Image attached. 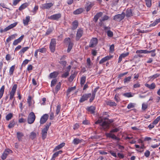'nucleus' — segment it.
Returning <instances> with one entry per match:
<instances>
[{"mask_svg":"<svg viewBox=\"0 0 160 160\" xmlns=\"http://www.w3.org/2000/svg\"><path fill=\"white\" fill-rule=\"evenodd\" d=\"M95 109V108L94 106H91L90 107H88L87 109L88 111L90 112L91 113H93L94 112Z\"/></svg>","mask_w":160,"mask_h":160,"instance_id":"nucleus-24","label":"nucleus"},{"mask_svg":"<svg viewBox=\"0 0 160 160\" xmlns=\"http://www.w3.org/2000/svg\"><path fill=\"white\" fill-rule=\"evenodd\" d=\"M61 15L60 13H58L54 14L48 17L49 19L51 20H58L61 17Z\"/></svg>","mask_w":160,"mask_h":160,"instance_id":"nucleus-11","label":"nucleus"},{"mask_svg":"<svg viewBox=\"0 0 160 160\" xmlns=\"http://www.w3.org/2000/svg\"><path fill=\"white\" fill-rule=\"evenodd\" d=\"M61 109V106L58 105L57 106V109L56 111V114L57 115L59 113Z\"/></svg>","mask_w":160,"mask_h":160,"instance_id":"nucleus-45","label":"nucleus"},{"mask_svg":"<svg viewBox=\"0 0 160 160\" xmlns=\"http://www.w3.org/2000/svg\"><path fill=\"white\" fill-rule=\"evenodd\" d=\"M13 114L11 113H10L8 114L6 117V119L7 121H9L12 118Z\"/></svg>","mask_w":160,"mask_h":160,"instance_id":"nucleus-31","label":"nucleus"},{"mask_svg":"<svg viewBox=\"0 0 160 160\" xmlns=\"http://www.w3.org/2000/svg\"><path fill=\"white\" fill-rule=\"evenodd\" d=\"M148 108L147 104L143 103L142 104V109L143 110H145Z\"/></svg>","mask_w":160,"mask_h":160,"instance_id":"nucleus-50","label":"nucleus"},{"mask_svg":"<svg viewBox=\"0 0 160 160\" xmlns=\"http://www.w3.org/2000/svg\"><path fill=\"white\" fill-rule=\"evenodd\" d=\"M24 36L23 35H22L20 38L18 39H17L14 41L13 43V45H16L18 43L20 42L23 39Z\"/></svg>","mask_w":160,"mask_h":160,"instance_id":"nucleus-15","label":"nucleus"},{"mask_svg":"<svg viewBox=\"0 0 160 160\" xmlns=\"http://www.w3.org/2000/svg\"><path fill=\"white\" fill-rule=\"evenodd\" d=\"M110 52H112L114 51V45L113 44L110 47Z\"/></svg>","mask_w":160,"mask_h":160,"instance_id":"nucleus-64","label":"nucleus"},{"mask_svg":"<svg viewBox=\"0 0 160 160\" xmlns=\"http://www.w3.org/2000/svg\"><path fill=\"white\" fill-rule=\"evenodd\" d=\"M48 118V115L45 114H44L41 118L40 122L41 124L45 123L47 120Z\"/></svg>","mask_w":160,"mask_h":160,"instance_id":"nucleus-9","label":"nucleus"},{"mask_svg":"<svg viewBox=\"0 0 160 160\" xmlns=\"http://www.w3.org/2000/svg\"><path fill=\"white\" fill-rule=\"evenodd\" d=\"M57 80L56 79H54L52 80L51 82V86L53 87L55 85L57 82Z\"/></svg>","mask_w":160,"mask_h":160,"instance_id":"nucleus-56","label":"nucleus"},{"mask_svg":"<svg viewBox=\"0 0 160 160\" xmlns=\"http://www.w3.org/2000/svg\"><path fill=\"white\" fill-rule=\"evenodd\" d=\"M17 88V85L14 84L12 88V90L10 93V99L11 100L13 98Z\"/></svg>","mask_w":160,"mask_h":160,"instance_id":"nucleus-6","label":"nucleus"},{"mask_svg":"<svg viewBox=\"0 0 160 160\" xmlns=\"http://www.w3.org/2000/svg\"><path fill=\"white\" fill-rule=\"evenodd\" d=\"M123 95L125 97L128 98L131 97L133 96L132 94V93L131 92H127L124 93Z\"/></svg>","mask_w":160,"mask_h":160,"instance_id":"nucleus-39","label":"nucleus"},{"mask_svg":"<svg viewBox=\"0 0 160 160\" xmlns=\"http://www.w3.org/2000/svg\"><path fill=\"white\" fill-rule=\"evenodd\" d=\"M17 24V22H15L12 24H10V25L7 27L6 28V29H7L8 30L10 29H11L14 27L16 26Z\"/></svg>","mask_w":160,"mask_h":160,"instance_id":"nucleus-27","label":"nucleus"},{"mask_svg":"<svg viewBox=\"0 0 160 160\" xmlns=\"http://www.w3.org/2000/svg\"><path fill=\"white\" fill-rule=\"evenodd\" d=\"M86 77L85 76L82 77L81 79V85H83L84 84L86 81Z\"/></svg>","mask_w":160,"mask_h":160,"instance_id":"nucleus-41","label":"nucleus"},{"mask_svg":"<svg viewBox=\"0 0 160 160\" xmlns=\"http://www.w3.org/2000/svg\"><path fill=\"white\" fill-rule=\"evenodd\" d=\"M56 41L55 39H52L50 44L49 48L52 52H54L55 50Z\"/></svg>","mask_w":160,"mask_h":160,"instance_id":"nucleus-4","label":"nucleus"},{"mask_svg":"<svg viewBox=\"0 0 160 160\" xmlns=\"http://www.w3.org/2000/svg\"><path fill=\"white\" fill-rule=\"evenodd\" d=\"M107 104L111 106H115L117 105V104L115 102H112L111 101H108L107 102Z\"/></svg>","mask_w":160,"mask_h":160,"instance_id":"nucleus-36","label":"nucleus"},{"mask_svg":"<svg viewBox=\"0 0 160 160\" xmlns=\"http://www.w3.org/2000/svg\"><path fill=\"white\" fill-rule=\"evenodd\" d=\"M145 85L146 87L150 89H153L156 87V85L154 83H152L151 84L146 83Z\"/></svg>","mask_w":160,"mask_h":160,"instance_id":"nucleus-18","label":"nucleus"},{"mask_svg":"<svg viewBox=\"0 0 160 160\" xmlns=\"http://www.w3.org/2000/svg\"><path fill=\"white\" fill-rule=\"evenodd\" d=\"M98 43V39L96 38H93L90 42L89 47L90 48H93L95 47Z\"/></svg>","mask_w":160,"mask_h":160,"instance_id":"nucleus-5","label":"nucleus"},{"mask_svg":"<svg viewBox=\"0 0 160 160\" xmlns=\"http://www.w3.org/2000/svg\"><path fill=\"white\" fill-rule=\"evenodd\" d=\"M48 131V130H47V129H45L44 128H43L42 130L41 134L42 138L43 139H44L46 138Z\"/></svg>","mask_w":160,"mask_h":160,"instance_id":"nucleus-14","label":"nucleus"},{"mask_svg":"<svg viewBox=\"0 0 160 160\" xmlns=\"http://www.w3.org/2000/svg\"><path fill=\"white\" fill-rule=\"evenodd\" d=\"M62 152V151H59L55 153L53 155L51 160H54V158L58 156L59 154H61Z\"/></svg>","mask_w":160,"mask_h":160,"instance_id":"nucleus-29","label":"nucleus"},{"mask_svg":"<svg viewBox=\"0 0 160 160\" xmlns=\"http://www.w3.org/2000/svg\"><path fill=\"white\" fill-rule=\"evenodd\" d=\"M74 78V76L73 74L71 75L68 79V80L70 82H72Z\"/></svg>","mask_w":160,"mask_h":160,"instance_id":"nucleus-63","label":"nucleus"},{"mask_svg":"<svg viewBox=\"0 0 160 160\" xmlns=\"http://www.w3.org/2000/svg\"><path fill=\"white\" fill-rule=\"evenodd\" d=\"M38 52L42 53H43L46 52V49L45 48H42L38 49H37Z\"/></svg>","mask_w":160,"mask_h":160,"instance_id":"nucleus-60","label":"nucleus"},{"mask_svg":"<svg viewBox=\"0 0 160 160\" xmlns=\"http://www.w3.org/2000/svg\"><path fill=\"white\" fill-rule=\"evenodd\" d=\"M106 136L108 137L111 138H112L115 139L116 140H118V138L114 134H112L111 133H106Z\"/></svg>","mask_w":160,"mask_h":160,"instance_id":"nucleus-17","label":"nucleus"},{"mask_svg":"<svg viewBox=\"0 0 160 160\" xmlns=\"http://www.w3.org/2000/svg\"><path fill=\"white\" fill-rule=\"evenodd\" d=\"M159 75H160L159 74L156 73V74L153 75L152 76H150L149 77V78H150V79H153L155 78H156L158 77L159 76Z\"/></svg>","mask_w":160,"mask_h":160,"instance_id":"nucleus-49","label":"nucleus"},{"mask_svg":"<svg viewBox=\"0 0 160 160\" xmlns=\"http://www.w3.org/2000/svg\"><path fill=\"white\" fill-rule=\"evenodd\" d=\"M141 87V84L139 82H137L136 83L134 84L133 87L134 88H139Z\"/></svg>","mask_w":160,"mask_h":160,"instance_id":"nucleus-52","label":"nucleus"},{"mask_svg":"<svg viewBox=\"0 0 160 160\" xmlns=\"http://www.w3.org/2000/svg\"><path fill=\"white\" fill-rule=\"evenodd\" d=\"M135 105V104L134 103H130L128 105L127 108L128 109L133 108L134 107Z\"/></svg>","mask_w":160,"mask_h":160,"instance_id":"nucleus-48","label":"nucleus"},{"mask_svg":"<svg viewBox=\"0 0 160 160\" xmlns=\"http://www.w3.org/2000/svg\"><path fill=\"white\" fill-rule=\"evenodd\" d=\"M36 137V134L35 132H32L30 136V138L32 139H34Z\"/></svg>","mask_w":160,"mask_h":160,"instance_id":"nucleus-47","label":"nucleus"},{"mask_svg":"<svg viewBox=\"0 0 160 160\" xmlns=\"http://www.w3.org/2000/svg\"><path fill=\"white\" fill-rule=\"evenodd\" d=\"M36 118V116L33 112H31L28 115V122L29 124L33 123Z\"/></svg>","mask_w":160,"mask_h":160,"instance_id":"nucleus-2","label":"nucleus"},{"mask_svg":"<svg viewBox=\"0 0 160 160\" xmlns=\"http://www.w3.org/2000/svg\"><path fill=\"white\" fill-rule=\"evenodd\" d=\"M125 16V13L122 12L121 14L115 15L113 19L117 21H120L124 18Z\"/></svg>","mask_w":160,"mask_h":160,"instance_id":"nucleus-3","label":"nucleus"},{"mask_svg":"<svg viewBox=\"0 0 160 160\" xmlns=\"http://www.w3.org/2000/svg\"><path fill=\"white\" fill-rule=\"evenodd\" d=\"M131 77H128L127 78H125L124 79V82L126 83L130 81L131 79Z\"/></svg>","mask_w":160,"mask_h":160,"instance_id":"nucleus-51","label":"nucleus"},{"mask_svg":"<svg viewBox=\"0 0 160 160\" xmlns=\"http://www.w3.org/2000/svg\"><path fill=\"white\" fill-rule=\"evenodd\" d=\"M15 68V65H14L11 67L9 69V74L10 76L13 74V72Z\"/></svg>","mask_w":160,"mask_h":160,"instance_id":"nucleus-30","label":"nucleus"},{"mask_svg":"<svg viewBox=\"0 0 160 160\" xmlns=\"http://www.w3.org/2000/svg\"><path fill=\"white\" fill-rule=\"evenodd\" d=\"M110 58L108 56H106L104 58H102L100 61H99V63L100 64H102L105 62H106L107 61L110 59Z\"/></svg>","mask_w":160,"mask_h":160,"instance_id":"nucleus-23","label":"nucleus"},{"mask_svg":"<svg viewBox=\"0 0 160 160\" xmlns=\"http://www.w3.org/2000/svg\"><path fill=\"white\" fill-rule=\"evenodd\" d=\"M69 73V72L67 71L64 73L62 74V78H66L68 75Z\"/></svg>","mask_w":160,"mask_h":160,"instance_id":"nucleus-58","label":"nucleus"},{"mask_svg":"<svg viewBox=\"0 0 160 160\" xmlns=\"http://www.w3.org/2000/svg\"><path fill=\"white\" fill-rule=\"evenodd\" d=\"M75 89L76 87L75 86L69 88L67 92V95L68 96L71 92L74 90Z\"/></svg>","mask_w":160,"mask_h":160,"instance_id":"nucleus-32","label":"nucleus"},{"mask_svg":"<svg viewBox=\"0 0 160 160\" xmlns=\"http://www.w3.org/2000/svg\"><path fill=\"white\" fill-rule=\"evenodd\" d=\"M72 29L73 30H75L77 28L78 26V23L77 21H75L72 23Z\"/></svg>","mask_w":160,"mask_h":160,"instance_id":"nucleus-25","label":"nucleus"},{"mask_svg":"<svg viewBox=\"0 0 160 160\" xmlns=\"http://www.w3.org/2000/svg\"><path fill=\"white\" fill-rule=\"evenodd\" d=\"M27 7L26 5L25 4H22L21 5L19 8V10L20 11L25 8Z\"/></svg>","mask_w":160,"mask_h":160,"instance_id":"nucleus-53","label":"nucleus"},{"mask_svg":"<svg viewBox=\"0 0 160 160\" xmlns=\"http://www.w3.org/2000/svg\"><path fill=\"white\" fill-rule=\"evenodd\" d=\"M146 4L148 7H150L151 6V0H145Z\"/></svg>","mask_w":160,"mask_h":160,"instance_id":"nucleus-46","label":"nucleus"},{"mask_svg":"<svg viewBox=\"0 0 160 160\" xmlns=\"http://www.w3.org/2000/svg\"><path fill=\"white\" fill-rule=\"evenodd\" d=\"M16 124V122L14 120H13L10 122L8 126V127L9 128H13Z\"/></svg>","mask_w":160,"mask_h":160,"instance_id":"nucleus-22","label":"nucleus"},{"mask_svg":"<svg viewBox=\"0 0 160 160\" xmlns=\"http://www.w3.org/2000/svg\"><path fill=\"white\" fill-rule=\"evenodd\" d=\"M59 63L63 66V67H64L66 66L67 62L65 61H59Z\"/></svg>","mask_w":160,"mask_h":160,"instance_id":"nucleus-59","label":"nucleus"},{"mask_svg":"<svg viewBox=\"0 0 160 160\" xmlns=\"http://www.w3.org/2000/svg\"><path fill=\"white\" fill-rule=\"evenodd\" d=\"M87 67L88 68H91V60L90 58H88L87 60Z\"/></svg>","mask_w":160,"mask_h":160,"instance_id":"nucleus-42","label":"nucleus"},{"mask_svg":"<svg viewBox=\"0 0 160 160\" xmlns=\"http://www.w3.org/2000/svg\"><path fill=\"white\" fill-rule=\"evenodd\" d=\"M65 145V143H62L59 145H58L57 146H56L55 148L54 149V151H55L58 150H59L60 148H62Z\"/></svg>","mask_w":160,"mask_h":160,"instance_id":"nucleus-28","label":"nucleus"},{"mask_svg":"<svg viewBox=\"0 0 160 160\" xmlns=\"http://www.w3.org/2000/svg\"><path fill=\"white\" fill-rule=\"evenodd\" d=\"M23 136V135L22 133L20 132H17V137L19 141L21 140V138Z\"/></svg>","mask_w":160,"mask_h":160,"instance_id":"nucleus-38","label":"nucleus"},{"mask_svg":"<svg viewBox=\"0 0 160 160\" xmlns=\"http://www.w3.org/2000/svg\"><path fill=\"white\" fill-rule=\"evenodd\" d=\"M91 93L83 94L79 100L80 102H83L87 100L88 98L91 96Z\"/></svg>","mask_w":160,"mask_h":160,"instance_id":"nucleus-8","label":"nucleus"},{"mask_svg":"<svg viewBox=\"0 0 160 160\" xmlns=\"http://www.w3.org/2000/svg\"><path fill=\"white\" fill-rule=\"evenodd\" d=\"M31 100H32V97H31V96H29L28 97V98L27 100V102L28 103L29 106H30L31 105Z\"/></svg>","mask_w":160,"mask_h":160,"instance_id":"nucleus-57","label":"nucleus"},{"mask_svg":"<svg viewBox=\"0 0 160 160\" xmlns=\"http://www.w3.org/2000/svg\"><path fill=\"white\" fill-rule=\"evenodd\" d=\"M73 46V43L71 42H70L69 43L67 49V52H70L71 49H72Z\"/></svg>","mask_w":160,"mask_h":160,"instance_id":"nucleus-37","label":"nucleus"},{"mask_svg":"<svg viewBox=\"0 0 160 160\" xmlns=\"http://www.w3.org/2000/svg\"><path fill=\"white\" fill-rule=\"evenodd\" d=\"M113 121L112 119H108L107 118L100 117L98 120L96 122L95 124H100L101 128L104 130H107L110 127V124Z\"/></svg>","mask_w":160,"mask_h":160,"instance_id":"nucleus-1","label":"nucleus"},{"mask_svg":"<svg viewBox=\"0 0 160 160\" xmlns=\"http://www.w3.org/2000/svg\"><path fill=\"white\" fill-rule=\"evenodd\" d=\"M15 38V36L14 35H12L10 36L6 40V42H9L11 41L12 40Z\"/></svg>","mask_w":160,"mask_h":160,"instance_id":"nucleus-43","label":"nucleus"},{"mask_svg":"<svg viewBox=\"0 0 160 160\" xmlns=\"http://www.w3.org/2000/svg\"><path fill=\"white\" fill-rule=\"evenodd\" d=\"M12 152V151L9 149L5 150L1 156V158L3 160L5 159L9 153Z\"/></svg>","mask_w":160,"mask_h":160,"instance_id":"nucleus-7","label":"nucleus"},{"mask_svg":"<svg viewBox=\"0 0 160 160\" xmlns=\"http://www.w3.org/2000/svg\"><path fill=\"white\" fill-rule=\"evenodd\" d=\"M53 5L52 3H46L42 5V8L43 9H49Z\"/></svg>","mask_w":160,"mask_h":160,"instance_id":"nucleus-12","label":"nucleus"},{"mask_svg":"<svg viewBox=\"0 0 160 160\" xmlns=\"http://www.w3.org/2000/svg\"><path fill=\"white\" fill-rule=\"evenodd\" d=\"M108 19V17L107 16L105 15L101 19H100V20L101 22H102L104 21L107 20Z\"/></svg>","mask_w":160,"mask_h":160,"instance_id":"nucleus-54","label":"nucleus"},{"mask_svg":"<svg viewBox=\"0 0 160 160\" xmlns=\"http://www.w3.org/2000/svg\"><path fill=\"white\" fill-rule=\"evenodd\" d=\"M30 17L29 16H27L25 19L23 20V22L24 25L26 26L28 25V22L30 21Z\"/></svg>","mask_w":160,"mask_h":160,"instance_id":"nucleus-20","label":"nucleus"},{"mask_svg":"<svg viewBox=\"0 0 160 160\" xmlns=\"http://www.w3.org/2000/svg\"><path fill=\"white\" fill-rule=\"evenodd\" d=\"M129 54L128 52H127L126 53H122L119 57L118 63H120L122 60V58H124L125 57L127 56Z\"/></svg>","mask_w":160,"mask_h":160,"instance_id":"nucleus-13","label":"nucleus"},{"mask_svg":"<svg viewBox=\"0 0 160 160\" xmlns=\"http://www.w3.org/2000/svg\"><path fill=\"white\" fill-rule=\"evenodd\" d=\"M108 36L109 37H112L113 36V32L110 30H108L107 32Z\"/></svg>","mask_w":160,"mask_h":160,"instance_id":"nucleus-55","label":"nucleus"},{"mask_svg":"<svg viewBox=\"0 0 160 160\" xmlns=\"http://www.w3.org/2000/svg\"><path fill=\"white\" fill-rule=\"evenodd\" d=\"M58 73L57 72H54L50 74L49 76L50 78H54L56 77Z\"/></svg>","mask_w":160,"mask_h":160,"instance_id":"nucleus-34","label":"nucleus"},{"mask_svg":"<svg viewBox=\"0 0 160 160\" xmlns=\"http://www.w3.org/2000/svg\"><path fill=\"white\" fill-rule=\"evenodd\" d=\"M4 86H2L0 89V99L2 97L4 90Z\"/></svg>","mask_w":160,"mask_h":160,"instance_id":"nucleus-33","label":"nucleus"},{"mask_svg":"<svg viewBox=\"0 0 160 160\" xmlns=\"http://www.w3.org/2000/svg\"><path fill=\"white\" fill-rule=\"evenodd\" d=\"M136 53H145V50H138L136 51Z\"/></svg>","mask_w":160,"mask_h":160,"instance_id":"nucleus-61","label":"nucleus"},{"mask_svg":"<svg viewBox=\"0 0 160 160\" xmlns=\"http://www.w3.org/2000/svg\"><path fill=\"white\" fill-rule=\"evenodd\" d=\"M61 87L60 86V82L59 83H58L57 85L56 88H55V93H56L58 92L59 91V90L60 89Z\"/></svg>","mask_w":160,"mask_h":160,"instance_id":"nucleus-44","label":"nucleus"},{"mask_svg":"<svg viewBox=\"0 0 160 160\" xmlns=\"http://www.w3.org/2000/svg\"><path fill=\"white\" fill-rule=\"evenodd\" d=\"M150 154V152L148 150H147L144 153V155L146 157H148Z\"/></svg>","mask_w":160,"mask_h":160,"instance_id":"nucleus-62","label":"nucleus"},{"mask_svg":"<svg viewBox=\"0 0 160 160\" xmlns=\"http://www.w3.org/2000/svg\"><path fill=\"white\" fill-rule=\"evenodd\" d=\"M102 15V12H100L97 13L96 15L95 16L94 18V21L96 22L97 21L99 18L101 17Z\"/></svg>","mask_w":160,"mask_h":160,"instance_id":"nucleus-21","label":"nucleus"},{"mask_svg":"<svg viewBox=\"0 0 160 160\" xmlns=\"http://www.w3.org/2000/svg\"><path fill=\"white\" fill-rule=\"evenodd\" d=\"M127 17H129L132 16L133 15L132 10L129 8L127 9L126 10V14H125Z\"/></svg>","mask_w":160,"mask_h":160,"instance_id":"nucleus-16","label":"nucleus"},{"mask_svg":"<svg viewBox=\"0 0 160 160\" xmlns=\"http://www.w3.org/2000/svg\"><path fill=\"white\" fill-rule=\"evenodd\" d=\"M83 11V9L82 8H80L77 9L73 12V14L75 15L81 13Z\"/></svg>","mask_w":160,"mask_h":160,"instance_id":"nucleus-26","label":"nucleus"},{"mask_svg":"<svg viewBox=\"0 0 160 160\" xmlns=\"http://www.w3.org/2000/svg\"><path fill=\"white\" fill-rule=\"evenodd\" d=\"M29 48V47H24L19 52V53L20 54H23L25 52L27 51L28 49Z\"/></svg>","mask_w":160,"mask_h":160,"instance_id":"nucleus-35","label":"nucleus"},{"mask_svg":"<svg viewBox=\"0 0 160 160\" xmlns=\"http://www.w3.org/2000/svg\"><path fill=\"white\" fill-rule=\"evenodd\" d=\"M81 142V140L77 138H75L73 141V143L75 144H78Z\"/></svg>","mask_w":160,"mask_h":160,"instance_id":"nucleus-40","label":"nucleus"},{"mask_svg":"<svg viewBox=\"0 0 160 160\" xmlns=\"http://www.w3.org/2000/svg\"><path fill=\"white\" fill-rule=\"evenodd\" d=\"M83 33V30L81 28L78 30L76 36V40H78L82 36Z\"/></svg>","mask_w":160,"mask_h":160,"instance_id":"nucleus-10","label":"nucleus"},{"mask_svg":"<svg viewBox=\"0 0 160 160\" xmlns=\"http://www.w3.org/2000/svg\"><path fill=\"white\" fill-rule=\"evenodd\" d=\"M94 5L93 3L89 2L87 3V5L86 8L87 12L89 11Z\"/></svg>","mask_w":160,"mask_h":160,"instance_id":"nucleus-19","label":"nucleus"}]
</instances>
